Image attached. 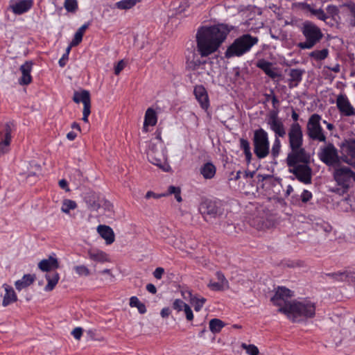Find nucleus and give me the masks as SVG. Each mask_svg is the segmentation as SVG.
<instances>
[{
	"instance_id": "obj_62",
	"label": "nucleus",
	"mask_w": 355,
	"mask_h": 355,
	"mask_svg": "<svg viewBox=\"0 0 355 355\" xmlns=\"http://www.w3.org/2000/svg\"><path fill=\"white\" fill-rule=\"evenodd\" d=\"M83 329L81 327H76L71 332V334L76 340H80L82 334H83Z\"/></svg>"
},
{
	"instance_id": "obj_8",
	"label": "nucleus",
	"mask_w": 355,
	"mask_h": 355,
	"mask_svg": "<svg viewBox=\"0 0 355 355\" xmlns=\"http://www.w3.org/2000/svg\"><path fill=\"white\" fill-rule=\"evenodd\" d=\"M321 120L322 117L318 114L311 115L306 125L307 135L313 141L326 142L327 137L320 124Z\"/></svg>"
},
{
	"instance_id": "obj_5",
	"label": "nucleus",
	"mask_w": 355,
	"mask_h": 355,
	"mask_svg": "<svg viewBox=\"0 0 355 355\" xmlns=\"http://www.w3.org/2000/svg\"><path fill=\"white\" fill-rule=\"evenodd\" d=\"M254 153L258 159L266 158L270 153V141L268 132L260 128L254 131L252 138Z\"/></svg>"
},
{
	"instance_id": "obj_28",
	"label": "nucleus",
	"mask_w": 355,
	"mask_h": 355,
	"mask_svg": "<svg viewBox=\"0 0 355 355\" xmlns=\"http://www.w3.org/2000/svg\"><path fill=\"white\" fill-rule=\"evenodd\" d=\"M35 279L34 275L26 274L24 275L21 279L15 282V286L17 291H21L22 289L29 286L32 284Z\"/></svg>"
},
{
	"instance_id": "obj_11",
	"label": "nucleus",
	"mask_w": 355,
	"mask_h": 355,
	"mask_svg": "<svg viewBox=\"0 0 355 355\" xmlns=\"http://www.w3.org/2000/svg\"><path fill=\"white\" fill-rule=\"evenodd\" d=\"M310 159L309 153L302 146L300 148L290 149V152L288 153L286 159V162L290 168L300 164H309Z\"/></svg>"
},
{
	"instance_id": "obj_17",
	"label": "nucleus",
	"mask_w": 355,
	"mask_h": 355,
	"mask_svg": "<svg viewBox=\"0 0 355 355\" xmlns=\"http://www.w3.org/2000/svg\"><path fill=\"white\" fill-rule=\"evenodd\" d=\"M336 106L341 115L355 116V108L349 102L345 94H339L336 98Z\"/></svg>"
},
{
	"instance_id": "obj_16",
	"label": "nucleus",
	"mask_w": 355,
	"mask_h": 355,
	"mask_svg": "<svg viewBox=\"0 0 355 355\" xmlns=\"http://www.w3.org/2000/svg\"><path fill=\"white\" fill-rule=\"evenodd\" d=\"M73 100L76 103H79L80 102L83 103L84 107L83 112V121L85 122H87L88 116L91 112V101L89 92L87 90H82L80 92H75Z\"/></svg>"
},
{
	"instance_id": "obj_1",
	"label": "nucleus",
	"mask_w": 355,
	"mask_h": 355,
	"mask_svg": "<svg viewBox=\"0 0 355 355\" xmlns=\"http://www.w3.org/2000/svg\"><path fill=\"white\" fill-rule=\"evenodd\" d=\"M230 31L231 28L223 24L199 28L196 37L197 51L200 56L207 57L217 51Z\"/></svg>"
},
{
	"instance_id": "obj_12",
	"label": "nucleus",
	"mask_w": 355,
	"mask_h": 355,
	"mask_svg": "<svg viewBox=\"0 0 355 355\" xmlns=\"http://www.w3.org/2000/svg\"><path fill=\"white\" fill-rule=\"evenodd\" d=\"M287 135L289 149L300 148L303 146V131L299 123H292L289 126Z\"/></svg>"
},
{
	"instance_id": "obj_50",
	"label": "nucleus",
	"mask_w": 355,
	"mask_h": 355,
	"mask_svg": "<svg viewBox=\"0 0 355 355\" xmlns=\"http://www.w3.org/2000/svg\"><path fill=\"white\" fill-rule=\"evenodd\" d=\"M317 230H322L326 233H329L332 230V227L328 223L323 221L320 223H317Z\"/></svg>"
},
{
	"instance_id": "obj_32",
	"label": "nucleus",
	"mask_w": 355,
	"mask_h": 355,
	"mask_svg": "<svg viewBox=\"0 0 355 355\" xmlns=\"http://www.w3.org/2000/svg\"><path fill=\"white\" fill-rule=\"evenodd\" d=\"M239 146L243 151L246 161L250 162L252 155L250 150V142L246 139L241 138L239 139Z\"/></svg>"
},
{
	"instance_id": "obj_36",
	"label": "nucleus",
	"mask_w": 355,
	"mask_h": 355,
	"mask_svg": "<svg viewBox=\"0 0 355 355\" xmlns=\"http://www.w3.org/2000/svg\"><path fill=\"white\" fill-rule=\"evenodd\" d=\"M141 0H121L116 3V7L121 10H128L134 7L137 3Z\"/></svg>"
},
{
	"instance_id": "obj_31",
	"label": "nucleus",
	"mask_w": 355,
	"mask_h": 355,
	"mask_svg": "<svg viewBox=\"0 0 355 355\" xmlns=\"http://www.w3.org/2000/svg\"><path fill=\"white\" fill-rule=\"evenodd\" d=\"M225 326V322L218 318H213L209 322V330L214 334L220 333Z\"/></svg>"
},
{
	"instance_id": "obj_56",
	"label": "nucleus",
	"mask_w": 355,
	"mask_h": 355,
	"mask_svg": "<svg viewBox=\"0 0 355 355\" xmlns=\"http://www.w3.org/2000/svg\"><path fill=\"white\" fill-rule=\"evenodd\" d=\"M125 65L126 62L123 60H120L114 67V73L116 75H119L120 72L125 68Z\"/></svg>"
},
{
	"instance_id": "obj_13",
	"label": "nucleus",
	"mask_w": 355,
	"mask_h": 355,
	"mask_svg": "<svg viewBox=\"0 0 355 355\" xmlns=\"http://www.w3.org/2000/svg\"><path fill=\"white\" fill-rule=\"evenodd\" d=\"M270 129L275 133V137L283 138L286 135L285 125L281 119L278 117L277 112L270 114L267 120Z\"/></svg>"
},
{
	"instance_id": "obj_43",
	"label": "nucleus",
	"mask_w": 355,
	"mask_h": 355,
	"mask_svg": "<svg viewBox=\"0 0 355 355\" xmlns=\"http://www.w3.org/2000/svg\"><path fill=\"white\" fill-rule=\"evenodd\" d=\"M327 12L326 15H327L328 18H331L334 19H336V17H339V9L337 6L334 5H329L326 8Z\"/></svg>"
},
{
	"instance_id": "obj_38",
	"label": "nucleus",
	"mask_w": 355,
	"mask_h": 355,
	"mask_svg": "<svg viewBox=\"0 0 355 355\" xmlns=\"http://www.w3.org/2000/svg\"><path fill=\"white\" fill-rule=\"evenodd\" d=\"M207 302L206 298L205 297H199L197 295L193 297L191 301L190 302V304L193 306L194 310L196 312H199L203 307L204 304Z\"/></svg>"
},
{
	"instance_id": "obj_40",
	"label": "nucleus",
	"mask_w": 355,
	"mask_h": 355,
	"mask_svg": "<svg viewBox=\"0 0 355 355\" xmlns=\"http://www.w3.org/2000/svg\"><path fill=\"white\" fill-rule=\"evenodd\" d=\"M76 202L73 200L66 199L63 201L61 210L62 212L69 214L70 210L76 209Z\"/></svg>"
},
{
	"instance_id": "obj_2",
	"label": "nucleus",
	"mask_w": 355,
	"mask_h": 355,
	"mask_svg": "<svg viewBox=\"0 0 355 355\" xmlns=\"http://www.w3.org/2000/svg\"><path fill=\"white\" fill-rule=\"evenodd\" d=\"M281 311L292 322H300L315 315L316 302L310 297H301L293 300L288 307Z\"/></svg>"
},
{
	"instance_id": "obj_34",
	"label": "nucleus",
	"mask_w": 355,
	"mask_h": 355,
	"mask_svg": "<svg viewBox=\"0 0 355 355\" xmlns=\"http://www.w3.org/2000/svg\"><path fill=\"white\" fill-rule=\"evenodd\" d=\"M97 231L105 240L107 244H111V227L107 225H100L97 227Z\"/></svg>"
},
{
	"instance_id": "obj_41",
	"label": "nucleus",
	"mask_w": 355,
	"mask_h": 355,
	"mask_svg": "<svg viewBox=\"0 0 355 355\" xmlns=\"http://www.w3.org/2000/svg\"><path fill=\"white\" fill-rule=\"evenodd\" d=\"M307 7L311 13L315 16L318 19L324 21L327 19V15L322 9H313L310 6V5H307Z\"/></svg>"
},
{
	"instance_id": "obj_42",
	"label": "nucleus",
	"mask_w": 355,
	"mask_h": 355,
	"mask_svg": "<svg viewBox=\"0 0 355 355\" xmlns=\"http://www.w3.org/2000/svg\"><path fill=\"white\" fill-rule=\"evenodd\" d=\"M281 147L282 145L279 138L275 137L271 148V155L274 159L277 158L279 156V153L281 151Z\"/></svg>"
},
{
	"instance_id": "obj_10",
	"label": "nucleus",
	"mask_w": 355,
	"mask_h": 355,
	"mask_svg": "<svg viewBox=\"0 0 355 355\" xmlns=\"http://www.w3.org/2000/svg\"><path fill=\"white\" fill-rule=\"evenodd\" d=\"M333 176L338 185L344 189H348L353 182H355V173L347 166L336 168Z\"/></svg>"
},
{
	"instance_id": "obj_24",
	"label": "nucleus",
	"mask_w": 355,
	"mask_h": 355,
	"mask_svg": "<svg viewBox=\"0 0 355 355\" xmlns=\"http://www.w3.org/2000/svg\"><path fill=\"white\" fill-rule=\"evenodd\" d=\"M38 268L44 272H49L58 268L59 263L55 257L50 256L48 259H42L38 263Z\"/></svg>"
},
{
	"instance_id": "obj_64",
	"label": "nucleus",
	"mask_w": 355,
	"mask_h": 355,
	"mask_svg": "<svg viewBox=\"0 0 355 355\" xmlns=\"http://www.w3.org/2000/svg\"><path fill=\"white\" fill-rule=\"evenodd\" d=\"M205 62H201L199 60L196 61H193L189 63V67L192 69H196L199 67L200 64H205Z\"/></svg>"
},
{
	"instance_id": "obj_57",
	"label": "nucleus",
	"mask_w": 355,
	"mask_h": 355,
	"mask_svg": "<svg viewBox=\"0 0 355 355\" xmlns=\"http://www.w3.org/2000/svg\"><path fill=\"white\" fill-rule=\"evenodd\" d=\"M340 3V7H346L350 10L351 6L355 5L353 0H337Z\"/></svg>"
},
{
	"instance_id": "obj_51",
	"label": "nucleus",
	"mask_w": 355,
	"mask_h": 355,
	"mask_svg": "<svg viewBox=\"0 0 355 355\" xmlns=\"http://www.w3.org/2000/svg\"><path fill=\"white\" fill-rule=\"evenodd\" d=\"M328 275L332 277L334 279L338 281H345L348 277V275L346 272L331 273L329 274Z\"/></svg>"
},
{
	"instance_id": "obj_39",
	"label": "nucleus",
	"mask_w": 355,
	"mask_h": 355,
	"mask_svg": "<svg viewBox=\"0 0 355 355\" xmlns=\"http://www.w3.org/2000/svg\"><path fill=\"white\" fill-rule=\"evenodd\" d=\"M163 194H166V196L174 194L175 198L178 202H180L182 200L181 197V189L178 187L171 185L168 187V191L166 193H163Z\"/></svg>"
},
{
	"instance_id": "obj_14",
	"label": "nucleus",
	"mask_w": 355,
	"mask_h": 355,
	"mask_svg": "<svg viewBox=\"0 0 355 355\" xmlns=\"http://www.w3.org/2000/svg\"><path fill=\"white\" fill-rule=\"evenodd\" d=\"M12 123H6L2 130H0V156L8 153L12 139Z\"/></svg>"
},
{
	"instance_id": "obj_22",
	"label": "nucleus",
	"mask_w": 355,
	"mask_h": 355,
	"mask_svg": "<svg viewBox=\"0 0 355 355\" xmlns=\"http://www.w3.org/2000/svg\"><path fill=\"white\" fill-rule=\"evenodd\" d=\"M157 122V114L154 109L149 107L146 110L143 125V131L147 132L148 126H154Z\"/></svg>"
},
{
	"instance_id": "obj_60",
	"label": "nucleus",
	"mask_w": 355,
	"mask_h": 355,
	"mask_svg": "<svg viewBox=\"0 0 355 355\" xmlns=\"http://www.w3.org/2000/svg\"><path fill=\"white\" fill-rule=\"evenodd\" d=\"M166 196V194H163V193H155L151 191H148L146 193V196H145V198L146 199H149L150 198H155V199H158V198H160L162 197H165Z\"/></svg>"
},
{
	"instance_id": "obj_46",
	"label": "nucleus",
	"mask_w": 355,
	"mask_h": 355,
	"mask_svg": "<svg viewBox=\"0 0 355 355\" xmlns=\"http://www.w3.org/2000/svg\"><path fill=\"white\" fill-rule=\"evenodd\" d=\"M188 304L185 303L183 300L181 299H175L173 303H172V308L173 310H175L177 313H180L182 311H184L185 306Z\"/></svg>"
},
{
	"instance_id": "obj_44",
	"label": "nucleus",
	"mask_w": 355,
	"mask_h": 355,
	"mask_svg": "<svg viewBox=\"0 0 355 355\" xmlns=\"http://www.w3.org/2000/svg\"><path fill=\"white\" fill-rule=\"evenodd\" d=\"M208 288L213 291H221L229 288V286L222 284L220 282H215L211 280L207 284Z\"/></svg>"
},
{
	"instance_id": "obj_21",
	"label": "nucleus",
	"mask_w": 355,
	"mask_h": 355,
	"mask_svg": "<svg viewBox=\"0 0 355 355\" xmlns=\"http://www.w3.org/2000/svg\"><path fill=\"white\" fill-rule=\"evenodd\" d=\"M33 0H18L10 6L16 15H21L29 10L33 6Z\"/></svg>"
},
{
	"instance_id": "obj_63",
	"label": "nucleus",
	"mask_w": 355,
	"mask_h": 355,
	"mask_svg": "<svg viewBox=\"0 0 355 355\" xmlns=\"http://www.w3.org/2000/svg\"><path fill=\"white\" fill-rule=\"evenodd\" d=\"M164 273V270L163 268L158 267L153 272V276L157 279H160L162 277L163 274Z\"/></svg>"
},
{
	"instance_id": "obj_55",
	"label": "nucleus",
	"mask_w": 355,
	"mask_h": 355,
	"mask_svg": "<svg viewBox=\"0 0 355 355\" xmlns=\"http://www.w3.org/2000/svg\"><path fill=\"white\" fill-rule=\"evenodd\" d=\"M312 197L313 195L311 192L306 189H304L301 194V200L303 202H307Z\"/></svg>"
},
{
	"instance_id": "obj_30",
	"label": "nucleus",
	"mask_w": 355,
	"mask_h": 355,
	"mask_svg": "<svg viewBox=\"0 0 355 355\" xmlns=\"http://www.w3.org/2000/svg\"><path fill=\"white\" fill-rule=\"evenodd\" d=\"M89 258L98 262H105L109 261V255L100 250H91L89 251Z\"/></svg>"
},
{
	"instance_id": "obj_29",
	"label": "nucleus",
	"mask_w": 355,
	"mask_h": 355,
	"mask_svg": "<svg viewBox=\"0 0 355 355\" xmlns=\"http://www.w3.org/2000/svg\"><path fill=\"white\" fill-rule=\"evenodd\" d=\"M47 284L44 287L45 291H51L54 289L60 279V275L57 272H49L45 275Z\"/></svg>"
},
{
	"instance_id": "obj_45",
	"label": "nucleus",
	"mask_w": 355,
	"mask_h": 355,
	"mask_svg": "<svg viewBox=\"0 0 355 355\" xmlns=\"http://www.w3.org/2000/svg\"><path fill=\"white\" fill-rule=\"evenodd\" d=\"M241 347L245 350L246 353L248 355H259V349L254 345H252V344L248 345L246 343H242Z\"/></svg>"
},
{
	"instance_id": "obj_7",
	"label": "nucleus",
	"mask_w": 355,
	"mask_h": 355,
	"mask_svg": "<svg viewBox=\"0 0 355 355\" xmlns=\"http://www.w3.org/2000/svg\"><path fill=\"white\" fill-rule=\"evenodd\" d=\"M318 157L322 163L329 167L338 166L340 162L338 150L331 142L319 148Z\"/></svg>"
},
{
	"instance_id": "obj_20",
	"label": "nucleus",
	"mask_w": 355,
	"mask_h": 355,
	"mask_svg": "<svg viewBox=\"0 0 355 355\" xmlns=\"http://www.w3.org/2000/svg\"><path fill=\"white\" fill-rule=\"evenodd\" d=\"M33 65V63L32 61H26L20 67L19 69L22 74L21 78L19 80L20 85H27L31 83L32 77L31 76V72Z\"/></svg>"
},
{
	"instance_id": "obj_37",
	"label": "nucleus",
	"mask_w": 355,
	"mask_h": 355,
	"mask_svg": "<svg viewBox=\"0 0 355 355\" xmlns=\"http://www.w3.org/2000/svg\"><path fill=\"white\" fill-rule=\"evenodd\" d=\"M347 153V155L345 162L349 164H355V141L348 145Z\"/></svg>"
},
{
	"instance_id": "obj_18",
	"label": "nucleus",
	"mask_w": 355,
	"mask_h": 355,
	"mask_svg": "<svg viewBox=\"0 0 355 355\" xmlns=\"http://www.w3.org/2000/svg\"><path fill=\"white\" fill-rule=\"evenodd\" d=\"M199 211L205 220L207 216L216 218L220 214L216 202L207 199L201 202Z\"/></svg>"
},
{
	"instance_id": "obj_9",
	"label": "nucleus",
	"mask_w": 355,
	"mask_h": 355,
	"mask_svg": "<svg viewBox=\"0 0 355 355\" xmlns=\"http://www.w3.org/2000/svg\"><path fill=\"white\" fill-rule=\"evenodd\" d=\"M294 296V291L290 290L289 288L282 286H278L275 288V294L271 297L270 300L272 304L278 306V311L282 313V308H287L290 305L292 301H290V299Z\"/></svg>"
},
{
	"instance_id": "obj_49",
	"label": "nucleus",
	"mask_w": 355,
	"mask_h": 355,
	"mask_svg": "<svg viewBox=\"0 0 355 355\" xmlns=\"http://www.w3.org/2000/svg\"><path fill=\"white\" fill-rule=\"evenodd\" d=\"M182 312H184L185 318L188 322H192L193 320L194 315H193V311H192L191 306L189 304H187L185 306V308H184V311H182Z\"/></svg>"
},
{
	"instance_id": "obj_33",
	"label": "nucleus",
	"mask_w": 355,
	"mask_h": 355,
	"mask_svg": "<svg viewBox=\"0 0 355 355\" xmlns=\"http://www.w3.org/2000/svg\"><path fill=\"white\" fill-rule=\"evenodd\" d=\"M129 305L130 307L137 308L140 314H144L147 311L146 305L136 296H132L130 298Z\"/></svg>"
},
{
	"instance_id": "obj_3",
	"label": "nucleus",
	"mask_w": 355,
	"mask_h": 355,
	"mask_svg": "<svg viewBox=\"0 0 355 355\" xmlns=\"http://www.w3.org/2000/svg\"><path fill=\"white\" fill-rule=\"evenodd\" d=\"M258 39L252 37L250 34H244L231 44L225 52V57L230 59L234 57H241L247 52L250 51L251 48L257 43Z\"/></svg>"
},
{
	"instance_id": "obj_26",
	"label": "nucleus",
	"mask_w": 355,
	"mask_h": 355,
	"mask_svg": "<svg viewBox=\"0 0 355 355\" xmlns=\"http://www.w3.org/2000/svg\"><path fill=\"white\" fill-rule=\"evenodd\" d=\"M3 287L5 290L6 293L3 296L2 305L3 306H7L9 304L16 302L17 300V297L12 286L6 284H4L3 285Z\"/></svg>"
},
{
	"instance_id": "obj_53",
	"label": "nucleus",
	"mask_w": 355,
	"mask_h": 355,
	"mask_svg": "<svg viewBox=\"0 0 355 355\" xmlns=\"http://www.w3.org/2000/svg\"><path fill=\"white\" fill-rule=\"evenodd\" d=\"M74 270L80 275L87 276L89 274V269L85 266H77Z\"/></svg>"
},
{
	"instance_id": "obj_27",
	"label": "nucleus",
	"mask_w": 355,
	"mask_h": 355,
	"mask_svg": "<svg viewBox=\"0 0 355 355\" xmlns=\"http://www.w3.org/2000/svg\"><path fill=\"white\" fill-rule=\"evenodd\" d=\"M200 174L206 180L212 179L216 173V168L211 162L204 164L200 168Z\"/></svg>"
},
{
	"instance_id": "obj_59",
	"label": "nucleus",
	"mask_w": 355,
	"mask_h": 355,
	"mask_svg": "<svg viewBox=\"0 0 355 355\" xmlns=\"http://www.w3.org/2000/svg\"><path fill=\"white\" fill-rule=\"evenodd\" d=\"M182 295L184 299L187 300L189 301V302L191 301V300L195 297L196 295H193L192 291L190 290H185L182 291Z\"/></svg>"
},
{
	"instance_id": "obj_48",
	"label": "nucleus",
	"mask_w": 355,
	"mask_h": 355,
	"mask_svg": "<svg viewBox=\"0 0 355 355\" xmlns=\"http://www.w3.org/2000/svg\"><path fill=\"white\" fill-rule=\"evenodd\" d=\"M189 7V0H181L178 7L175 8L176 13L180 14L184 12Z\"/></svg>"
},
{
	"instance_id": "obj_52",
	"label": "nucleus",
	"mask_w": 355,
	"mask_h": 355,
	"mask_svg": "<svg viewBox=\"0 0 355 355\" xmlns=\"http://www.w3.org/2000/svg\"><path fill=\"white\" fill-rule=\"evenodd\" d=\"M155 138L151 139L148 143L151 144H164L162 139V131L157 129L155 132Z\"/></svg>"
},
{
	"instance_id": "obj_6",
	"label": "nucleus",
	"mask_w": 355,
	"mask_h": 355,
	"mask_svg": "<svg viewBox=\"0 0 355 355\" xmlns=\"http://www.w3.org/2000/svg\"><path fill=\"white\" fill-rule=\"evenodd\" d=\"M302 33L306 38V41L299 43L298 46L302 49H311L323 36L320 29L311 23L304 24Z\"/></svg>"
},
{
	"instance_id": "obj_47",
	"label": "nucleus",
	"mask_w": 355,
	"mask_h": 355,
	"mask_svg": "<svg viewBox=\"0 0 355 355\" xmlns=\"http://www.w3.org/2000/svg\"><path fill=\"white\" fill-rule=\"evenodd\" d=\"M64 7L68 12H75L78 10V1L77 0H65Z\"/></svg>"
},
{
	"instance_id": "obj_58",
	"label": "nucleus",
	"mask_w": 355,
	"mask_h": 355,
	"mask_svg": "<svg viewBox=\"0 0 355 355\" xmlns=\"http://www.w3.org/2000/svg\"><path fill=\"white\" fill-rule=\"evenodd\" d=\"M350 19L349 21V24L351 26L355 27V5L351 6L350 10Z\"/></svg>"
},
{
	"instance_id": "obj_35",
	"label": "nucleus",
	"mask_w": 355,
	"mask_h": 355,
	"mask_svg": "<svg viewBox=\"0 0 355 355\" xmlns=\"http://www.w3.org/2000/svg\"><path fill=\"white\" fill-rule=\"evenodd\" d=\"M309 57L315 61H322L325 60L329 55V50L323 49L322 50H315L309 53Z\"/></svg>"
},
{
	"instance_id": "obj_23",
	"label": "nucleus",
	"mask_w": 355,
	"mask_h": 355,
	"mask_svg": "<svg viewBox=\"0 0 355 355\" xmlns=\"http://www.w3.org/2000/svg\"><path fill=\"white\" fill-rule=\"evenodd\" d=\"M304 70L300 69H291L288 72V86L290 88L297 87L302 80Z\"/></svg>"
},
{
	"instance_id": "obj_4",
	"label": "nucleus",
	"mask_w": 355,
	"mask_h": 355,
	"mask_svg": "<svg viewBox=\"0 0 355 355\" xmlns=\"http://www.w3.org/2000/svg\"><path fill=\"white\" fill-rule=\"evenodd\" d=\"M146 154L148 161L163 171L168 172L171 170V166L167 162L164 144L148 143Z\"/></svg>"
},
{
	"instance_id": "obj_15",
	"label": "nucleus",
	"mask_w": 355,
	"mask_h": 355,
	"mask_svg": "<svg viewBox=\"0 0 355 355\" xmlns=\"http://www.w3.org/2000/svg\"><path fill=\"white\" fill-rule=\"evenodd\" d=\"M309 164H302L289 168V171L304 184H310L312 178V169Z\"/></svg>"
},
{
	"instance_id": "obj_54",
	"label": "nucleus",
	"mask_w": 355,
	"mask_h": 355,
	"mask_svg": "<svg viewBox=\"0 0 355 355\" xmlns=\"http://www.w3.org/2000/svg\"><path fill=\"white\" fill-rule=\"evenodd\" d=\"M83 35L80 33V31H77L74 35L73 39L72 40V41L71 42V46L78 45L83 40Z\"/></svg>"
},
{
	"instance_id": "obj_25",
	"label": "nucleus",
	"mask_w": 355,
	"mask_h": 355,
	"mask_svg": "<svg viewBox=\"0 0 355 355\" xmlns=\"http://www.w3.org/2000/svg\"><path fill=\"white\" fill-rule=\"evenodd\" d=\"M257 66L272 79L279 76V74L275 71V69L272 67V64L268 61L259 60L257 62Z\"/></svg>"
},
{
	"instance_id": "obj_19",
	"label": "nucleus",
	"mask_w": 355,
	"mask_h": 355,
	"mask_svg": "<svg viewBox=\"0 0 355 355\" xmlns=\"http://www.w3.org/2000/svg\"><path fill=\"white\" fill-rule=\"evenodd\" d=\"M193 94L202 109L207 110L209 107V100L205 87L201 85L195 86Z\"/></svg>"
},
{
	"instance_id": "obj_61",
	"label": "nucleus",
	"mask_w": 355,
	"mask_h": 355,
	"mask_svg": "<svg viewBox=\"0 0 355 355\" xmlns=\"http://www.w3.org/2000/svg\"><path fill=\"white\" fill-rule=\"evenodd\" d=\"M216 278L218 280V282L229 286L228 281L227 280L225 275L221 272H220V271L216 272Z\"/></svg>"
}]
</instances>
